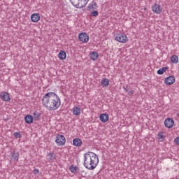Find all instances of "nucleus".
I'll return each instance as SVG.
<instances>
[{
  "instance_id": "obj_1",
  "label": "nucleus",
  "mask_w": 179,
  "mask_h": 179,
  "mask_svg": "<svg viewBox=\"0 0 179 179\" xmlns=\"http://www.w3.org/2000/svg\"><path fill=\"white\" fill-rule=\"evenodd\" d=\"M42 103L49 111H55L61 107V99L55 92H48L43 96Z\"/></svg>"
},
{
  "instance_id": "obj_2",
  "label": "nucleus",
  "mask_w": 179,
  "mask_h": 179,
  "mask_svg": "<svg viewBox=\"0 0 179 179\" xmlns=\"http://www.w3.org/2000/svg\"><path fill=\"white\" fill-rule=\"evenodd\" d=\"M99 165V156L93 152L88 151L84 154L83 166L87 170H94Z\"/></svg>"
},
{
  "instance_id": "obj_3",
  "label": "nucleus",
  "mask_w": 179,
  "mask_h": 179,
  "mask_svg": "<svg viewBox=\"0 0 179 179\" xmlns=\"http://www.w3.org/2000/svg\"><path fill=\"white\" fill-rule=\"evenodd\" d=\"M55 143L57 146H64L66 143V138L64 135L57 134L55 139Z\"/></svg>"
},
{
  "instance_id": "obj_4",
  "label": "nucleus",
  "mask_w": 179,
  "mask_h": 179,
  "mask_svg": "<svg viewBox=\"0 0 179 179\" xmlns=\"http://www.w3.org/2000/svg\"><path fill=\"white\" fill-rule=\"evenodd\" d=\"M115 40L118 43H125L128 41V37L124 34L120 33L116 34Z\"/></svg>"
},
{
  "instance_id": "obj_5",
  "label": "nucleus",
  "mask_w": 179,
  "mask_h": 179,
  "mask_svg": "<svg viewBox=\"0 0 179 179\" xmlns=\"http://www.w3.org/2000/svg\"><path fill=\"white\" fill-rule=\"evenodd\" d=\"M152 10L154 13H156V15H160L163 10V8L160 4L155 3L152 7Z\"/></svg>"
},
{
  "instance_id": "obj_6",
  "label": "nucleus",
  "mask_w": 179,
  "mask_h": 179,
  "mask_svg": "<svg viewBox=\"0 0 179 179\" xmlns=\"http://www.w3.org/2000/svg\"><path fill=\"white\" fill-rule=\"evenodd\" d=\"M164 124L166 128H172L174 127V120L171 117H168L164 120Z\"/></svg>"
},
{
  "instance_id": "obj_7",
  "label": "nucleus",
  "mask_w": 179,
  "mask_h": 179,
  "mask_svg": "<svg viewBox=\"0 0 179 179\" xmlns=\"http://www.w3.org/2000/svg\"><path fill=\"white\" fill-rule=\"evenodd\" d=\"M19 152L14 151H12L10 154V157L11 162H14V163H17L19 162Z\"/></svg>"
},
{
  "instance_id": "obj_8",
  "label": "nucleus",
  "mask_w": 179,
  "mask_h": 179,
  "mask_svg": "<svg viewBox=\"0 0 179 179\" xmlns=\"http://www.w3.org/2000/svg\"><path fill=\"white\" fill-rule=\"evenodd\" d=\"M97 8H99L97 3L93 0L91 3H89L87 8V10L88 12H92V10H96Z\"/></svg>"
},
{
  "instance_id": "obj_9",
  "label": "nucleus",
  "mask_w": 179,
  "mask_h": 179,
  "mask_svg": "<svg viewBox=\"0 0 179 179\" xmlns=\"http://www.w3.org/2000/svg\"><path fill=\"white\" fill-rule=\"evenodd\" d=\"M78 38L81 43H87L89 41V35L85 32L79 34Z\"/></svg>"
},
{
  "instance_id": "obj_10",
  "label": "nucleus",
  "mask_w": 179,
  "mask_h": 179,
  "mask_svg": "<svg viewBox=\"0 0 179 179\" xmlns=\"http://www.w3.org/2000/svg\"><path fill=\"white\" fill-rule=\"evenodd\" d=\"M176 83V78L174 77V76H169V77H166L164 79V83L165 85H174V83Z\"/></svg>"
},
{
  "instance_id": "obj_11",
  "label": "nucleus",
  "mask_w": 179,
  "mask_h": 179,
  "mask_svg": "<svg viewBox=\"0 0 179 179\" xmlns=\"http://www.w3.org/2000/svg\"><path fill=\"white\" fill-rule=\"evenodd\" d=\"M89 0H78V3L76 4L77 9H82L87 5Z\"/></svg>"
},
{
  "instance_id": "obj_12",
  "label": "nucleus",
  "mask_w": 179,
  "mask_h": 179,
  "mask_svg": "<svg viewBox=\"0 0 179 179\" xmlns=\"http://www.w3.org/2000/svg\"><path fill=\"white\" fill-rule=\"evenodd\" d=\"M0 97L3 101H10V96H9V93L6 92H1Z\"/></svg>"
},
{
  "instance_id": "obj_13",
  "label": "nucleus",
  "mask_w": 179,
  "mask_h": 179,
  "mask_svg": "<svg viewBox=\"0 0 179 179\" xmlns=\"http://www.w3.org/2000/svg\"><path fill=\"white\" fill-rule=\"evenodd\" d=\"M40 19H41V17H40V14L38 13H33L31 15V20L34 23H37V22H38Z\"/></svg>"
},
{
  "instance_id": "obj_14",
  "label": "nucleus",
  "mask_w": 179,
  "mask_h": 179,
  "mask_svg": "<svg viewBox=\"0 0 179 179\" xmlns=\"http://www.w3.org/2000/svg\"><path fill=\"white\" fill-rule=\"evenodd\" d=\"M90 57L92 61H97L99 59V53L96 51L90 52Z\"/></svg>"
},
{
  "instance_id": "obj_15",
  "label": "nucleus",
  "mask_w": 179,
  "mask_h": 179,
  "mask_svg": "<svg viewBox=\"0 0 179 179\" xmlns=\"http://www.w3.org/2000/svg\"><path fill=\"white\" fill-rule=\"evenodd\" d=\"M109 117L108 114L107 113H102L99 116V120L101 121V122L106 123L107 121H108Z\"/></svg>"
},
{
  "instance_id": "obj_16",
  "label": "nucleus",
  "mask_w": 179,
  "mask_h": 179,
  "mask_svg": "<svg viewBox=\"0 0 179 179\" xmlns=\"http://www.w3.org/2000/svg\"><path fill=\"white\" fill-rule=\"evenodd\" d=\"M81 111H82V109H80V107L79 106H75L73 108V114L76 117L80 115Z\"/></svg>"
},
{
  "instance_id": "obj_17",
  "label": "nucleus",
  "mask_w": 179,
  "mask_h": 179,
  "mask_svg": "<svg viewBox=\"0 0 179 179\" xmlns=\"http://www.w3.org/2000/svg\"><path fill=\"white\" fill-rule=\"evenodd\" d=\"M73 145L77 146V148H80L82 146V140L79 138H76L73 140Z\"/></svg>"
},
{
  "instance_id": "obj_18",
  "label": "nucleus",
  "mask_w": 179,
  "mask_h": 179,
  "mask_svg": "<svg viewBox=\"0 0 179 179\" xmlns=\"http://www.w3.org/2000/svg\"><path fill=\"white\" fill-rule=\"evenodd\" d=\"M59 58L61 61L66 59V52L64 50H60L59 52Z\"/></svg>"
},
{
  "instance_id": "obj_19",
  "label": "nucleus",
  "mask_w": 179,
  "mask_h": 179,
  "mask_svg": "<svg viewBox=\"0 0 179 179\" xmlns=\"http://www.w3.org/2000/svg\"><path fill=\"white\" fill-rule=\"evenodd\" d=\"M101 83L103 87H107L110 85V80L108 78H103L101 80Z\"/></svg>"
},
{
  "instance_id": "obj_20",
  "label": "nucleus",
  "mask_w": 179,
  "mask_h": 179,
  "mask_svg": "<svg viewBox=\"0 0 179 179\" xmlns=\"http://www.w3.org/2000/svg\"><path fill=\"white\" fill-rule=\"evenodd\" d=\"M24 120L27 124H31L33 122V116H31V115H27L24 117Z\"/></svg>"
},
{
  "instance_id": "obj_21",
  "label": "nucleus",
  "mask_w": 179,
  "mask_h": 179,
  "mask_svg": "<svg viewBox=\"0 0 179 179\" xmlns=\"http://www.w3.org/2000/svg\"><path fill=\"white\" fill-rule=\"evenodd\" d=\"M171 62L172 64H178V56H177L176 55H173L171 57Z\"/></svg>"
},
{
  "instance_id": "obj_22",
  "label": "nucleus",
  "mask_w": 179,
  "mask_h": 179,
  "mask_svg": "<svg viewBox=\"0 0 179 179\" xmlns=\"http://www.w3.org/2000/svg\"><path fill=\"white\" fill-rule=\"evenodd\" d=\"M33 115L35 121H38V120H40V117H41V114L40 113V112L37 111L34 112Z\"/></svg>"
},
{
  "instance_id": "obj_23",
  "label": "nucleus",
  "mask_w": 179,
  "mask_h": 179,
  "mask_svg": "<svg viewBox=\"0 0 179 179\" xmlns=\"http://www.w3.org/2000/svg\"><path fill=\"white\" fill-rule=\"evenodd\" d=\"M167 69H169V67H167V66L162 67L157 71V75H163V73H164V72H166V71H167Z\"/></svg>"
},
{
  "instance_id": "obj_24",
  "label": "nucleus",
  "mask_w": 179,
  "mask_h": 179,
  "mask_svg": "<svg viewBox=\"0 0 179 179\" xmlns=\"http://www.w3.org/2000/svg\"><path fill=\"white\" fill-rule=\"evenodd\" d=\"M69 170L73 174H76L78 173V167L73 165L70 166Z\"/></svg>"
},
{
  "instance_id": "obj_25",
  "label": "nucleus",
  "mask_w": 179,
  "mask_h": 179,
  "mask_svg": "<svg viewBox=\"0 0 179 179\" xmlns=\"http://www.w3.org/2000/svg\"><path fill=\"white\" fill-rule=\"evenodd\" d=\"M90 12L91 13L90 16H91V17H96V16H99V11L96 10H92Z\"/></svg>"
},
{
  "instance_id": "obj_26",
  "label": "nucleus",
  "mask_w": 179,
  "mask_h": 179,
  "mask_svg": "<svg viewBox=\"0 0 179 179\" xmlns=\"http://www.w3.org/2000/svg\"><path fill=\"white\" fill-rule=\"evenodd\" d=\"M48 157L49 160H55V159H57V155H55L54 152H50L48 155Z\"/></svg>"
},
{
  "instance_id": "obj_27",
  "label": "nucleus",
  "mask_w": 179,
  "mask_h": 179,
  "mask_svg": "<svg viewBox=\"0 0 179 179\" xmlns=\"http://www.w3.org/2000/svg\"><path fill=\"white\" fill-rule=\"evenodd\" d=\"M157 139H159V141H161L162 142L164 141V136L163 135V133H159L157 134Z\"/></svg>"
},
{
  "instance_id": "obj_28",
  "label": "nucleus",
  "mask_w": 179,
  "mask_h": 179,
  "mask_svg": "<svg viewBox=\"0 0 179 179\" xmlns=\"http://www.w3.org/2000/svg\"><path fill=\"white\" fill-rule=\"evenodd\" d=\"M70 2L71 3V5H73V6H74V8H76V3H78L79 0H70Z\"/></svg>"
},
{
  "instance_id": "obj_29",
  "label": "nucleus",
  "mask_w": 179,
  "mask_h": 179,
  "mask_svg": "<svg viewBox=\"0 0 179 179\" xmlns=\"http://www.w3.org/2000/svg\"><path fill=\"white\" fill-rule=\"evenodd\" d=\"M14 136L16 138V139H19V138H22V135H20V133L19 132H15Z\"/></svg>"
},
{
  "instance_id": "obj_30",
  "label": "nucleus",
  "mask_w": 179,
  "mask_h": 179,
  "mask_svg": "<svg viewBox=\"0 0 179 179\" xmlns=\"http://www.w3.org/2000/svg\"><path fill=\"white\" fill-rule=\"evenodd\" d=\"M134 93H135V91H134V90H130L128 92L129 96H132V94H134Z\"/></svg>"
},
{
  "instance_id": "obj_31",
  "label": "nucleus",
  "mask_w": 179,
  "mask_h": 179,
  "mask_svg": "<svg viewBox=\"0 0 179 179\" xmlns=\"http://www.w3.org/2000/svg\"><path fill=\"white\" fill-rule=\"evenodd\" d=\"M174 142L176 145L179 146V137H177L174 139Z\"/></svg>"
},
{
  "instance_id": "obj_32",
  "label": "nucleus",
  "mask_w": 179,
  "mask_h": 179,
  "mask_svg": "<svg viewBox=\"0 0 179 179\" xmlns=\"http://www.w3.org/2000/svg\"><path fill=\"white\" fill-rule=\"evenodd\" d=\"M34 174H38V173H40V170L35 169L33 171Z\"/></svg>"
},
{
  "instance_id": "obj_33",
  "label": "nucleus",
  "mask_w": 179,
  "mask_h": 179,
  "mask_svg": "<svg viewBox=\"0 0 179 179\" xmlns=\"http://www.w3.org/2000/svg\"><path fill=\"white\" fill-rule=\"evenodd\" d=\"M123 90H124V92H128V86H126V87L124 86Z\"/></svg>"
},
{
  "instance_id": "obj_34",
  "label": "nucleus",
  "mask_w": 179,
  "mask_h": 179,
  "mask_svg": "<svg viewBox=\"0 0 179 179\" xmlns=\"http://www.w3.org/2000/svg\"><path fill=\"white\" fill-rule=\"evenodd\" d=\"M83 173H85V171H80V174H83Z\"/></svg>"
},
{
  "instance_id": "obj_35",
  "label": "nucleus",
  "mask_w": 179,
  "mask_h": 179,
  "mask_svg": "<svg viewBox=\"0 0 179 179\" xmlns=\"http://www.w3.org/2000/svg\"><path fill=\"white\" fill-rule=\"evenodd\" d=\"M96 1H99V0H96Z\"/></svg>"
},
{
  "instance_id": "obj_36",
  "label": "nucleus",
  "mask_w": 179,
  "mask_h": 179,
  "mask_svg": "<svg viewBox=\"0 0 179 179\" xmlns=\"http://www.w3.org/2000/svg\"><path fill=\"white\" fill-rule=\"evenodd\" d=\"M52 1H54V0H52Z\"/></svg>"
}]
</instances>
